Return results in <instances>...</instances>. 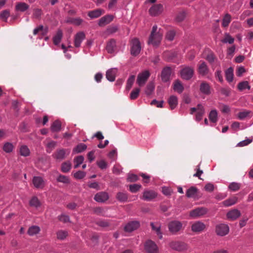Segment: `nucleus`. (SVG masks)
<instances>
[{
	"label": "nucleus",
	"mask_w": 253,
	"mask_h": 253,
	"mask_svg": "<svg viewBox=\"0 0 253 253\" xmlns=\"http://www.w3.org/2000/svg\"><path fill=\"white\" fill-rule=\"evenodd\" d=\"M10 16V12L9 10L6 9L4 10H3L1 13L0 15V19L5 21L6 22L7 18Z\"/></svg>",
	"instance_id": "de8ad7c7"
},
{
	"label": "nucleus",
	"mask_w": 253,
	"mask_h": 253,
	"mask_svg": "<svg viewBox=\"0 0 253 253\" xmlns=\"http://www.w3.org/2000/svg\"><path fill=\"white\" fill-rule=\"evenodd\" d=\"M116 198L120 202H126L128 199V195L126 192H119L117 193Z\"/></svg>",
	"instance_id": "bb28decb"
},
{
	"label": "nucleus",
	"mask_w": 253,
	"mask_h": 253,
	"mask_svg": "<svg viewBox=\"0 0 253 253\" xmlns=\"http://www.w3.org/2000/svg\"><path fill=\"white\" fill-rule=\"evenodd\" d=\"M169 231L173 235H176L183 227L182 223L178 220L169 222L168 225Z\"/></svg>",
	"instance_id": "f03ea898"
},
{
	"label": "nucleus",
	"mask_w": 253,
	"mask_h": 253,
	"mask_svg": "<svg viewBox=\"0 0 253 253\" xmlns=\"http://www.w3.org/2000/svg\"><path fill=\"white\" fill-rule=\"evenodd\" d=\"M56 235L58 239L63 240L68 236V232L66 231L60 230L57 232Z\"/></svg>",
	"instance_id": "79ce46f5"
},
{
	"label": "nucleus",
	"mask_w": 253,
	"mask_h": 253,
	"mask_svg": "<svg viewBox=\"0 0 253 253\" xmlns=\"http://www.w3.org/2000/svg\"><path fill=\"white\" fill-rule=\"evenodd\" d=\"M56 145V142L54 141H50L46 145V151L47 153H50L55 147Z\"/></svg>",
	"instance_id": "c03bdc74"
},
{
	"label": "nucleus",
	"mask_w": 253,
	"mask_h": 253,
	"mask_svg": "<svg viewBox=\"0 0 253 253\" xmlns=\"http://www.w3.org/2000/svg\"><path fill=\"white\" fill-rule=\"evenodd\" d=\"M163 10V6L161 4H154L149 10L151 16H155L160 14Z\"/></svg>",
	"instance_id": "9b49d317"
},
{
	"label": "nucleus",
	"mask_w": 253,
	"mask_h": 253,
	"mask_svg": "<svg viewBox=\"0 0 253 253\" xmlns=\"http://www.w3.org/2000/svg\"><path fill=\"white\" fill-rule=\"evenodd\" d=\"M138 177L137 175L134 174H130L128 175L127 180L128 182H135L137 181Z\"/></svg>",
	"instance_id": "69168bd1"
},
{
	"label": "nucleus",
	"mask_w": 253,
	"mask_h": 253,
	"mask_svg": "<svg viewBox=\"0 0 253 253\" xmlns=\"http://www.w3.org/2000/svg\"><path fill=\"white\" fill-rule=\"evenodd\" d=\"M20 154L21 156L27 157L30 155V150L27 146H22L20 148Z\"/></svg>",
	"instance_id": "37998d69"
},
{
	"label": "nucleus",
	"mask_w": 253,
	"mask_h": 253,
	"mask_svg": "<svg viewBox=\"0 0 253 253\" xmlns=\"http://www.w3.org/2000/svg\"><path fill=\"white\" fill-rule=\"evenodd\" d=\"M207 212L208 210L206 208H197L190 211V216L193 218H196L205 215Z\"/></svg>",
	"instance_id": "6e6552de"
},
{
	"label": "nucleus",
	"mask_w": 253,
	"mask_h": 253,
	"mask_svg": "<svg viewBox=\"0 0 253 253\" xmlns=\"http://www.w3.org/2000/svg\"><path fill=\"white\" fill-rule=\"evenodd\" d=\"M66 150L62 149L57 150L53 155L55 158L58 160H62L65 158Z\"/></svg>",
	"instance_id": "473e14b6"
},
{
	"label": "nucleus",
	"mask_w": 253,
	"mask_h": 253,
	"mask_svg": "<svg viewBox=\"0 0 253 253\" xmlns=\"http://www.w3.org/2000/svg\"><path fill=\"white\" fill-rule=\"evenodd\" d=\"M40 231V228L38 226H32L28 230V234L30 236H33L38 234Z\"/></svg>",
	"instance_id": "e433bc0d"
},
{
	"label": "nucleus",
	"mask_w": 253,
	"mask_h": 253,
	"mask_svg": "<svg viewBox=\"0 0 253 253\" xmlns=\"http://www.w3.org/2000/svg\"><path fill=\"white\" fill-rule=\"evenodd\" d=\"M139 222L133 221L128 222L125 227V230L126 232H132L137 229L139 227Z\"/></svg>",
	"instance_id": "4468645a"
},
{
	"label": "nucleus",
	"mask_w": 253,
	"mask_h": 253,
	"mask_svg": "<svg viewBox=\"0 0 253 253\" xmlns=\"http://www.w3.org/2000/svg\"><path fill=\"white\" fill-rule=\"evenodd\" d=\"M198 72L202 76H205L208 73L209 68L205 62H200L198 66Z\"/></svg>",
	"instance_id": "dca6fc26"
},
{
	"label": "nucleus",
	"mask_w": 253,
	"mask_h": 253,
	"mask_svg": "<svg viewBox=\"0 0 253 253\" xmlns=\"http://www.w3.org/2000/svg\"><path fill=\"white\" fill-rule=\"evenodd\" d=\"M85 38V34L83 32L78 33L75 36L74 45L76 47L80 46L82 42Z\"/></svg>",
	"instance_id": "ddd939ff"
},
{
	"label": "nucleus",
	"mask_w": 253,
	"mask_h": 253,
	"mask_svg": "<svg viewBox=\"0 0 253 253\" xmlns=\"http://www.w3.org/2000/svg\"><path fill=\"white\" fill-rule=\"evenodd\" d=\"M117 70L116 69H111L106 72V77L110 82H113L115 80Z\"/></svg>",
	"instance_id": "412c9836"
},
{
	"label": "nucleus",
	"mask_w": 253,
	"mask_h": 253,
	"mask_svg": "<svg viewBox=\"0 0 253 253\" xmlns=\"http://www.w3.org/2000/svg\"><path fill=\"white\" fill-rule=\"evenodd\" d=\"M114 19L112 15H106L101 17L98 21V25L100 27H104L111 22Z\"/></svg>",
	"instance_id": "f8f14e48"
},
{
	"label": "nucleus",
	"mask_w": 253,
	"mask_h": 253,
	"mask_svg": "<svg viewBox=\"0 0 253 253\" xmlns=\"http://www.w3.org/2000/svg\"><path fill=\"white\" fill-rule=\"evenodd\" d=\"M171 74V69L170 67H166L164 68L162 72V79L166 82L169 79L170 76Z\"/></svg>",
	"instance_id": "a211bd4d"
},
{
	"label": "nucleus",
	"mask_w": 253,
	"mask_h": 253,
	"mask_svg": "<svg viewBox=\"0 0 253 253\" xmlns=\"http://www.w3.org/2000/svg\"><path fill=\"white\" fill-rule=\"evenodd\" d=\"M135 77L134 75L130 76L127 81V84L126 86V89L127 90H129L130 88L132 87L133 83L135 80Z\"/></svg>",
	"instance_id": "3c124183"
},
{
	"label": "nucleus",
	"mask_w": 253,
	"mask_h": 253,
	"mask_svg": "<svg viewBox=\"0 0 253 253\" xmlns=\"http://www.w3.org/2000/svg\"><path fill=\"white\" fill-rule=\"evenodd\" d=\"M237 201V198L234 197L232 199H227L223 202V205L226 207H229L235 204Z\"/></svg>",
	"instance_id": "49530a36"
},
{
	"label": "nucleus",
	"mask_w": 253,
	"mask_h": 253,
	"mask_svg": "<svg viewBox=\"0 0 253 253\" xmlns=\"http://www.w3.org/2000/svg\"><path fill=\"white\" fill-rule=\"evenodd\" d=\"M250 112L248 111H244L238 113V117L239 119L243 120L247 117L250 114Z\"/></svg>",
	"instance_id": "338daca9"
},
{
	"label": "nucleus",
	"mask_w": 253,
	"mask_h": 253,
	"mask_svg": "<svg viewBox=\"0 0 253 253\" xmlns=\"http://www.w3.org/2000/svg\"><path fill=\"white\" fill-rule=\"evenodd\" d=\"M157 196L156 193L153 190H146L143 192L142 199L144 200L150 201L155 198Z\"/></svg>",
	"instance_id": "2eb2a0df"
},
{
	"label": "nucleus",
	"mask_w": 253,
	"mask_h": 253,
	"mask_svg": "<svg viewBox=\"0 0 253 253\" xmlns=\"http://www.w3.org/2000/svg\"><path fill=\"white\" fill-rule=\"evenodd\" d=\"M173 90L179 93H181L184 90V87L179 80H176L173 83Z\"/></svg>",
	"instance_id": "cd10ccee"
},
{
	"label": "nucleus",
	"mask_w": 253,
	"mask_h": 253,
	"mask_svg": "<svg viewBox=\"0 0 253 253\" xmlns=\"http://www.w3.org/2000/svg\"><path fill=\"white\" fill-rule=\"evenodd\" d=\"M225 77L226 80L228 82H232L233 80V69L232 67H230L227 69L225 71Z\"/></svg>",
	"instance_id": "72a5a7b5"
},
{
	"label": "nucleus",
	"mask_w": 253,
	"mask_h": 253,
	"mask_svg": "<svg viewBox=\"0 0 253 253\" xmlns=\"http://www.w3.org/2000/svg\"><path fill=\"white\" fill-rule=\"evenodd\" d=\"M209 118L211 122L216 123L217 121V112L216 110H211L209 114Z\"/></svg>",
	"instance_id": "4c0bfd02"
},
{
	"label": "nucleus",
	"mask_w": 253,
	"mask_h": 253,
	"mask_svg": "<svg viewBox=\"0 0 253 253\" xmlns=\"http://www.w3.org/2000/svg\"><path fill=\"white\" fill-rule=\"evenodd\" d=\"M205 114V109L204 107L200 104L198 105V111L196 115V120L197 121H200L203 118V115Z\"/></svg>",
	"instance_id": "a878e982"
},
{
	"label": "nucleus",
	"mask_w": 253,
	"mask_h": 253,
	"mask_svg": "<svg viewBox=\"0 0 253 253\" xmlns=\"http://www.w3.org/2000/svg\"><path fill=\"white\" fill-rule=\"evenodd\" d=\"M104 13V11L103 10L97 9L89 11L88 13V16L91 18H96L100 16Z\"/></svg>",
	"instance_id": "5701e85b"
},
{
	"label": "nucleus",
	"mask_w": 253,
	"mask_h": 253,
	"mask_svg": "<svg viewBox=\"0 0 253 253\" xmlns=\"http://www.w3.org/2000/svg\"><path fill=\"white\" fill-rule=\"evenodd\" d=\"M86 173L85 172L79 170L74 174V177L77 179H81L84 177Z\"/></svg>",
	"instance_id": "13d9d810"
},
{
	"label": "nucleus",
	"mask_w": 253,
	"mask_h": 253,
	"mask_svg": "<svg viewBox=\"0 0 253 253\" xmlns=\"http://www.w3.org/2000/svg\"><path fill=\"white\" fill-rule=\"evenodd\" d=\"M228 187L231 191H236L240 188V184L236 182H232L229 184Z\"/></svg>",
	"instance_id": "4d7b16f0"
},
{
	"label": "nucleus",
	"mask_w": 253,
	"mask_h": 253,
	"mask_svg": "<svg viewBox=\"0 0 253 253\" xmlns=\"http://www.w3.org/2000/svg\"><path fill=\"white\" fill-rule=\"evenodd\" d=\"M61 127V124L59 121H55L51 126V130L53 132H58Z\"/></svg>",
	"instance_id": "c9c22d12"
},
{
	"label": "nucleus",
	"mask_w": 253,
	"mask_h": 253,
	"mask_svg": "<svg viewBox=\"0 0 253 253\" xmlns=\"http://www.w3.org/2000/svg\"><path fill=\"white\" fill-rule=\"evenodd\" d=\"M97 166L102 169H105L107 167V163L103 160L97 162Z\"/></svg>",
	"instance_id": "774afa93"
},
{
	"label": "nucleus",
	"mask_w": 253,
	"mask_h": 253,
	"mask_svg": "<svg viewBox=\"0 0 253 253\" xmlns=\"http://www.w3.org/2000/svg\"><path fill=\"white\" fill-rule=\"evenodd\" d=\"M150 225L152 229L154 230L157 233V235L159 237V238L162 239L163 238V235L161 231V226L160 225L156 226L153 222H151Z\"/></svg>",
	"instance_id": "58836bf2"
},
{
	"label": "nucleus",
	"mask_w": 253,
	"mask_h": 253,
	"mask_svg": "<svg viewBox=\"0 0 253 253\" xmlns=\"http://www.w3.org/2000/svg\"><path fill=\"white\" fill-rule=\"evenodd\" d=\"M39 32H41L42 35H45L47 33V28H44L43 26L42 25L39 26L38 27L35 28L33 31V34L34 35H36Z\"/></svg>",
	"instance_id": "f704fd0d"
},
{
	"label": "nucleus",
	"mask_w": 253,
	"mask_h": 253,
	"mask_svg": "<svg viewBox=\"0 0 253 253\" xmlns=\"http://www.w3.org/2000/svg\"><path fill=\"white\" fill-rule=\"evenodd\" d=\"M175 35V31L174 30H170L167 32L166 35V38L167 40L171 41L173 40Z\"/></svg>",
	"instance_id": "0e129e2a"
},
{
	"label": "nucleus",
	"mask_w": 253,
	"mask_h": 253,
	"mask_svg": "<svg viewBox=\"0 0 253 253\" xmlns=\"http://www.w3.org/2000/svg\"><path fill=\"white\" fill-rule=\"evenodd\" d=\"M150 76V73L148 71H145L138 75L137 83L139 86H143Z\"/></svg>",
	"instance_id": "1a4fd4ad"
},
{
	"label": "nucleus",
	"mask_w": 253,
	"mask_h": 253,
	"mask_svg": "<svg viewBox=\"0 0 253 253\" xmlns=\"http://www.w3.org/2000/svg\"><path fill=\"white\" fill-rule=\"evenodd\" d=\"M63 37V33L61 30H58L53 38V42L55 45H58L61 42Z\"/></svg>",
	"instance_id": "c756f323"
},
{
	"label": "nucleus",
	"mask_w": 253,
	"mask_h": 253,
	"mask_svg": "<svg viewBox=\"0 0 253 253\" xmlns=\"http://www.w3.org/2000/svg\"><path fill=\"white\" fill-rule=\"evenodd\" d=\"M57 181L65 184H68L70 183L69 178L65 175L60 174L57 178Z\"/></svg>",
	"instance_id": "09e8293b"
},
{
	"label": "nucleus",
	"mask_w": 253,
	"mask_h": 253,
	"mask_svg": "<svg viewBox=\"0 0 253 253\" xmlns=\"http://www.w3.org/2000/svg\"><path fill=\"white\" fill-rule=\"evenodd\" d=\"M222 42L224 43H229L232 44L234 42V39L230 36L229 34H226L224 38L222 40Z\"/></svg>",
	"instance_id": "bf43d9fd"
},
{
	"label": "nucleus",
	"mask_w": 253,
	"mask_h": 253,
	"mask_svg": "<svg viewBox=\"0 0 253 253\" xmlns=\"http://www.w3.org/2000/svg\"><path fill=\"white\" fill-rule=\"evenodd\" d=\"M72 167V164L69 161L64 162L62 164L61 169L63 172L67 173L68 172Z\"/></svg>",
	"instance_id": "2f4dec72"
},
{
	"label": "nucleus",
	"mask_w": 253,
	"mask_h": 253,
	"mask_svg": "<svg viewBox=\"0 0 253 253\" xmlns=\"http://www.w3.org/2000/svg\"><path fill=\"white\" fill-rule=\"evenodd\" d=\"M144 249L148 253H158V247L152 240L147 241L144 245Z\"/></svg>",
	"instance_id": "423d86ee"
},
{
	"label": "nucleus",
	"mask_w": 253,
	"mask_h": 253,
	"mask_svg": "<svg viewBox=\"0 0 253 253\" xmlns=\"http://www.w3.org/2000/svg\"><path fill=\"white\" fill-rule=\"evenodd\" d=\"M154 88H155V86H154L153 83H149L147 85L146 90H145V93L148 95H150L152 93V92L153 91Z\"/></svg>",
	"instance_id": "052dcab7"
},
{
	"label": "nucleus",
	"mask_w": 253,
	"mask_h": 253,
	"mask_svg": "<svg viewBox=\"0 0 253 253\" xmlns=\"http://www.w3.org/2000/svg\"><path fill=\"white\" fill-rule=\"evenodd\" d=\"M230 22L231 16L228 14H226L223 19L222 25L224 27H227Z\"/></svg>",
	"instance_id": "864d4df0"
},
{
	"label": "nucleus",
	"mask_w": 253,
	"mask_h": 253,
	"mask_svg": "<svg viewBox=\"0 0 253 253\" xmlns=\"http://www.w3.org/2000/svg\"><path fill=\"white\" fill-rule=\"evenodd\" d=\"M29 8V5L24 2H19L16 3L15 5V10L20 12H24Z\"/></svg>",
	"instance_id": "4be33fe9"
},
{
	"label": "nucleus",
	"mask_w": 253,
	"mask_h": 253,
	"mask_svg": "<svg viewBox=\"0 0 253 253\" xmlns=\"http://www.w3.org/2000/svg\"><path fill=\"white\" fill-rule=\"evenodd\" d=\"M169 246L172 249L181 252L186 250L187 249V245L186 243L181 241H172L169 243Z\"/></svg>",
	"instance_id": "7ed1b4c3"
},
{
	"label": "nucleus",
	"mask_w": 253,
	"mask_h": 253,
	"mask_svg": "<svg viewBox=\"0 0 253 253\" xmlns=\"http://www.w3.org/2000/svg\"><path fill=\"white\" fill-rule=\"evenodd\" d=\"M118 30V27L117 26L111 25L107 28L106 33L107 35L112 34L116 33Z\"/></svg>",
	"instance_id": "6e6d98bb"
},
{
	"label": "nucleus",
	"mask_w": 253,
	"mask_h": 253,
	"mask_svg": "<svg viewBox=\"0 0 253 253\" xmlns=\"http://www.w3.org/2000/svg\"><path fill=\"white\" fill-rule=\"evenodd\" d=\"M33 183L35 187L37 188H42L44 183L42 178L40 176H35L33 179Z\"/></svg>",
	"instance_id": "b1692460"
},
{
	"label": "nucleus",
	"mask_w": 253,
	"mask_h": 253,
	"mask_svg": "<svg viewBox=\"0 0 253 253\" xmlns=\"http://www.w3.org/2000/svg\"><path fill=\"white\" fill-rule=\"evenodd\" d=\"M200 90L205 95H209L211 93V86L208 83L202 82L200 85Z\"/></svg>",
	"instance_id": "6ab92c4d"
},
{
	"label": "nucleus",
	"mask_w": 253,
	"mask_h": 253,
	"mask_svg": "<svg viewBox=\"0 0 253 253\" xmlns=\"http://www.w3.org/2000/svg\"><path fill=\"white\" fill-rule=\"evenodd\" d=\"M240 215L241 213L239 210L234 209L227 212V217L228 219L231 220H234L238 218Z\"/></svg>",
	"instance_id": "aec40b11"
},
{
	"label": "nucleus",
	"mask_w": 253,
	"mask_h": 253,
	"mask_svg": "<svg viewBox=\"0 0 253 253\" xmlns=\"http://www.w3.org/2000/svg\"><path fill=\"white\" fill-rule=\"evenodd\" d=\"M129 190L132 193H136L137 192L141 187V186L139 184H134L129 185Z\"/></svg>",
	"instance_id": "e2e57ef3"
},
{
	"label": "nucleus",
	"mask_w": 253,
	"mask_h": 253,
	"mask_svg": "<svg viewBox=\"0 0 253 253\" xmlns=\"http://www.w3.org/2000/svg\"><path fill=\"white\" fill-rule=\"evenodd\" d=\"M194 73V69L189 66L183 68L180 71V76L182 79L189 80L192 78Z\"/></svg>",
	"instance_id": "20e7f679"
},
{
	"label": "nucleus",
	"mask_w": 253,
	"mask_h": 253,
	"mask_svg": "<svg viewBox=\"0 0 253 253\" xmlns=\"http://www.w3.org/2000/svg\"><path fill=\"white\" fill-rule=\"evenodd\" d=\"M157 29L158 28L156 25H154L153 27L148 42V44H152L153 46H158L161 42L163 37V32L160 29L158 31Z\"/></svg>",
	"instance_id": "f257e3e1"
},
{
	"label": "nucleus",
	"mask_w": 253,
	"mask_h": 253,
	"mask_svg": "<svg viewBox=\"0 0 253 253\" xmlns=\"http://www.w3.org/2000/svg\"><path fill=\"white\" fill-rule=\"evenodd\" d=\"M141 45L139 40L136 39H133L131 42V54L133 56L137 55L140 52Z\"/></svg>",
	"instance_id": "39448f33"
},
{
	"label": "nucleus",
	"mask_w": 253,
	"mask_h": 253,
	"mask_svg": "<svg viewBox=\"0 0 253 253\" xmlns=\"http://www.w3.org/2000/svg\"><path fill=\"white\" fill-rule=\"evenodd\" d=\"M116 47V41L112 39H111L107 43L106 50L108 53H112L115 51Z\"/></svg>",
	"instance_id": "393cba45"
},
{
	"label": "nucleus",
	"mask_w": 253,
	"mask_h": 253,
	"mask_svg": "<svg viewBox=\"0 0 253 253\" xmlns=\"http://www.w3.org/2000/svg\"><path fill=\"white\" fill-rule=\"evenodd\" d=\"M186 17V13L184 11H181L179 12L175 18L176 22H180L182 21Z\"/></svg>",
	"instance_id": "680f3d73"
},
{
	"label": "nucleus",
	"mask_w": 253,
	"mask_h": 253,
	"mask_svg": "<svg viewBox=\"0 0 253 253\" xmlns=\"http://www.w3.org/2000/svg\"><path fill=\"white\" fill-rule=\"evenodd\" d=\"M168 103L171 110L174 109L178 103L177 98L174 95L170 96L168 100Z\"/></svg>",
	"instance_id": "c85d7f7f"
},
{
	"label": "nucleus",
	"mask_w": 253,
	"mask_h": 253,
	"mask_svg": "<svg viewBox=\"0 0 253 253\" xmlns=\"http://www.w3.org/2000/svg\"><path fill=\"white\" fill-rule=\"evenodd\" d=\"M40 205V202L36 197H33L30 201V205L32 207L38 208Z\"/></svg>",
	"instance_id": "8fccbe9b"
},
{
	"label": "nucleus",
	"mask_w": 253,
	"mask_h": 253,
	"mask_svg": "<svg viewBox=\"0 0 253 253\" xmlns=\"http://www.w3.org/2000/svg\"><path fill=\"white\" fill-rule=\"evenodd\" d=\"M205 229L206 225L200 221L195 222L191 225V230L195 233H201L204 231Z\"/></svg>",
	"instance_id": "9d476101"
},
{
	"label": "nucleus",
	"mask_w": 253,
	"mask_h": 253,
	"mask_svg": "<svg viewBox=\"0 0 253 253\" xmlns=\"http://www.w3.org/2000/svg\"><path fill=\"white\" fill-rule=\"evenodd\" d=\"M140 89L138 88H134L130 94V98L132 100L136 99L139 94Z\"/></svg>",
	"instance_id": "5fc2aeb1"
},
{
	"label": "nucleus",
	"mask_w": 253,
	"mask_h": 253,
	"mask_svg": "<svg viewBox=\"0 0 253 253\" xmlns=\"http://www.w3.org/2000/svg\"><path fill=\"white\" fill-rule=\"evenodd\" d=\"M84 160V158L82 156H79L75 158V159H74V162L75 163L74 165V168H78L79 167V166L83 163Z\"/></svg>",
	"instance_id": "a18cd8bd"
},
{
	"label": "nucleus",
	"mask_w": 253,
	"mask_h": 253,
	"mask_svg": "<svg viewBox=\"0 0 253 253\" xmlns=\"http://www.w3.org/2000/svg\"><path fill=\"white\" fill-rule=\"evenodd\" d=\"M109 199V196L107 193L101 192L97 193L94 198V199L98 202H104Z\"/></svg>",
	"instance_id": "f3484780"
},
{
	"label": "nucleus",
	"mask_w": 253,
	"mask_h": 253,
	"mask_svg": "<svg viewBox=\"0 0 253 253\" xmlns=\"http://www.w3.org/2000/svg\"><path fill=\"white\" fill-rule=\"evenodd\" d=\"M197 188L192 186L187 190L186 196L188 198H193L197 195Z\"/></svg>",
	"instance_id": "7c9ffc66"
},
{
	"label": "nucleus",
	"mask_w": 253,
	"mask_h": 253,
	"mask_svg": "<svg viewBox=\"0 0 253 253\" xmlns=\"http://www.w3.org/2000/svg\"><path fill=\"white\" fill-rule=\"evenodd\" d=\"M229 231V226L225 224L220 223L217 224L215 227V232L217 235L220 236H224L227 235Z\"/></svg>",
	"instance_id": "0eeeda50"
},
{
	"label": "nucleus",
	"mask_w": 253,
	"mask_h": 253,
	"mask_svg": "<svg viewBox=\"0 0 253 253\" xmlns=\"http://www.w3.org/2000/svg\"><path fill=\"white\" fill-rule=\"evenodd\" d=\"M250 88L251 87L247 81L241 82L238 84V88L240 91H242L246 88L250 89Z\"/></svg>",
	"instance_id": "ea45409f"
},
{
	"label": "nucleus",
	"mask_w": 253,
	"mask_h": 253,
	"mask_svg": "<svg viewBox=\"0 0 253 253\" xmlns=\"http://www.w3.org/2000/svg\"><path fill=\"white\" fill-rule=\"evenodd\" d=\"M13 149V145L12 143L9 142L5 143L3 147V150L6 153H10L12 152Z\"/></svg>",
	"instance_id": "603ef678"
},
{
	"label": "nucleus",
	"mask_w": 253,
	"mask_h": 253,
	"mask_svg": "<svg viewBox=\"0 0 253 253\" xmlns=\"http://www.w3.org/2000/svg\"><path fill=\"white\" fill-rule=\"evenodd\" d=\"M87 146L84 143H80L73 149V152L76 153H81L83 151L85 150Z\"/></svg>",
	"instance_id": "a19ab883"
}]
</instances>
